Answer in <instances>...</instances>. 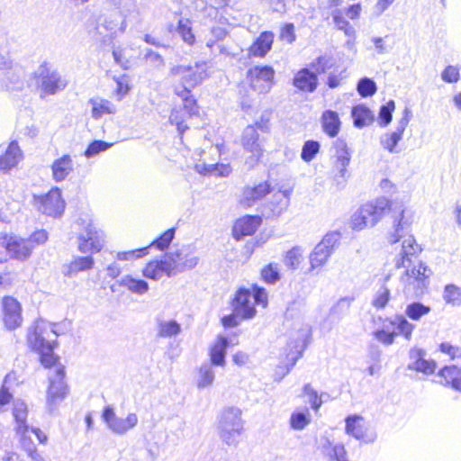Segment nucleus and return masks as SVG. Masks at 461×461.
I'll return each mask as SVG.
<instances>
[{
	"mask_svg": "<svg viewBox=\"0 0 461 461\" xmlns=\"http://www.w3.org/2000/svg\"><path fill=\"white\" fill-rule=\"evenodd\" d=\"M390 276L387 275L384 277V284L380 286V288L375 292L372 304L376 309H383L386 306L387 303L390 299V290L386 286L385 283L389 280Z\"/></svg>",
	"mask_w": 461,
	"mask_h": 461,
	"instance_id": "48",
	"label": "nucleus"
},
{
	"mask_svg": "<svg viewBox=\"0 0 461 461\" xmlns=\"http://www.w3.org/2000/svg\"><path fill=\"white\" fill-rule=\"evenodd\" d=\"M228 346V339L223 336H218L210 348V364L219 366H224L226 364L225 355Z\"/></svg>",
	"mask_w": 461,
	"mask_h": 461,
	"instance_id": "35",
	"label": "nucleus"
},
{
	"mask_svg": "<svg viewBox=\"0 0 461 461\" xmlns=\"http://www.w3.org/2000/svg\"><path fill=\"white\" fill-rule=\"evenodd\" d=\"M183 105L178 108H174L170 113L169 121L175 124L180 135H182L188 126L185 124L188 118L196 115L199 112L196 100L193 96L181 97Z\"/></svg>",
	"mask_w": 461,
	"mask_h": 461,
	"instance_id": "17",
	"label": "nucleus"
},
{
	"mask_svg": "<svg viewBox=\"0 0 461 461\" xmlns=\"http://www.w3.org/2000/svg\"><path fill=\"white\" fill-rule=\"evenodd\" d=\"M212 364L205 362L198 368L196 375V386L199 389L211 387L215 379V372Z\"/></svg>",
	"mask_w": 461,
	"mask_h": 461,
	"instance_id": "42",
	"label": "nucleus"
},
{
	"mask_svg": "<svg viewBox=\"0 0 461 461\" xmlns=\"http://www.w3.org/2000/svg\"><path fill=\"white\" fill-rule=\"evenodd\" d=\"M442 353L447 355L452 360L461 359V348L453 346L448 342H443L439 346Z\"/></svg>",
	"mask_w": 461,
	"mask_h": 461,
	"instance_id": "63",
	"label": "nucleus"
},
{
	"mask_svg": "<svg viewBox=\"0 0 461 461\" xmlns=\"http://www.w3.org/2000/svg\"><path fill=\"white\" fill-rule=\"evenodd\" d=\"M149 247L132 249L129 251L117 252L115 258L120 261H131L140 258L148 254Z\"/></svg>",
	"mask_w": 461,
	"mask_h": 461,
	"instance_id": "58",
	"label": "nucleus"
},
{
	"mask_svg": "<svg viewBox=\"0 0 461 461\" xmlns=\"http://www.w3.org/2000/svg\"><path fill=\"white\" fill-rule=\"evenodd\" d=\"M346 433L365 443L375 441L376 435L366 434L364 425V418L360 415H351L346 418Z\"/></svg>",
	"mask_w": 461,
	"mask_h": 461,
	"instance_id": "27",
	"label": "nucleus"
},
{
	"mask_svg": "<svg viewBox=\"0 0 461 461\" xmlns=\"http://www.w3.org/2000/svg\"><path fill=\"white\" fill-rule=\"evenodd\" d=\"M320 147L321 146L318 141H315V140L305 141L303 146V149H302V153H301L302 159L305 162L312 161L314 158L315 155L319 152Z\"/></svg>",
	"mask_w": 461,
	"mask_h": 461,
	"instance_id": "56",
	"label": "nucleus"
},
{
	"mask_svg": "<svg viewBox=\"0 0 461 461\" xmlns=\"http://www.w3.org/2000/svg\"><path fill=\"white\" fill-rule=\"evenodd\" d=\"M155 330L159 338H173L182 332V326L175 319L158 315L155 319Z\"/></svg>",
	"mask_w": 461,
	"mask_h": 461,
	"instance_id": "29",
	"label": "nucleus"
},
{
	"mask_svg": "<svg viewBox=\"0 0 461 461\" xmlns=\"http://www.w3.org/2000/svg\"><path fill=\"white\" fill-rule=\"evenodd\" d=\"M348 225L354 230H362L365 228L370 227V222L366 213H364L362 206L352 213Z\"/></svg>",
	"mask_w": 461,
	"mask_h": 461,
	"instance_id": "49",
	"label": "nucleus"
},
{
	"mask_svg": "<svg viewBox=\"0 0 461 461\" xmlns=\"http://www.w3.org/2000/svg\"><path fill=\"white\" fill-rule=\"evenodd\" d=\"M49 235L45 230H37L32 232L26 240L31 245H34V249L37 246L43 245L48 240Z\"/></svg>",
	"mask_w": 461,
	"mask_h": 461,
	"instance_id": "62",
	"label": "nucleus"
},
{
	"mask_svg": "<svg viewBox=\"0 0 461 461\" xmlns=\"http://www.w3.org/2000/svg\"><path fill=\"white\" fill-rule=\"evenodd\" d=\"M442 298L446 304L453 307L461 305V288L454 284H448L444 287Z\"/></svg>",
	"mask_w": 461,
	"mask_h": 461,
	"instance_id": "46",
	"label": "nucleus"
},
{
	"mask_svg": "<svg viewBox=\"0 0 461 461\" xmlns=\"http://www.w3.org/2000/svg\"><path fill=\"white\" fill-rule=\"evenodd\" d=\"M431 270L422 262L408 267L400 276L403 293L414 295L421 294L428 285Z\"/></svg>",
	"mask_w": 461,
	"mask_h": 461,
	"instance_id": "8",
	"label": "nucleus"
},
{
	"mask_svg": "<svg viewBox=\"0 0 461 461\" xmlns=\"http://www.w3.org/2000/svg\"><path fill=\"white\" fill-rule=\"evenodd\" d=\"M270 192V185L267 182H261L253 186L247 185L242 190L240 203L244 207H251Z\"/></svg>",
	"mask_w": 461,
	"mask_h": 461,
	"instance_id": "26",
	"label": "nucleus"
},
{
	"mask_svg": "<svg viewBox=\"0 0 461 461\" xmlns=\"http://www.w3.org/2000/svg\"><path fill=\"white\" fill-rule=\"evenodd\" d=\"M442 80L447 83H456L460 78L459 69L454 66H447L441 74Z\"/></svg>",
	"mask_w": 461,
	"mask_h": 461,
	"instance_id": "64",
	"label": "nucleus"
},
{
	"mask_svg": "<svg viewBox=\"0 0 461 461\" xmlns=\"http://www.w3.org/2000/svg\"><path fill=\"white\" fill-rule=\"evenodd\" d=\"M331 65L330 58L319 57L311 65L314 71H310L309 68H303L297 72L294 78V86L302 91L313 92L317 86V74L325 72Z\"/></svg>",
	"mask_w": 461,
	"mask_h": 461,
	"instance_id": "10",
	"label": "nucleus"
},
{
	"mask_svg": "<svg viewBox=\"0 0 461 461\" xmlns=\"http://www.w3.org/2000/svg\"><path fill=\"white\" fill-rule=\"evenodd\" d=\"M55 344L49 345L42 348V350H38L37 352L41 355V362L45 367H50L55 365L57 361V357L53 353Z\"/></svg>",
	"mask_w": 461,
	"mask_h": 461,
	"instance_id": "59",
	"label": "nucleus"
},
{
	"mask_svg": "<svg viewBox=\"0 0 461 461\" xmlns=\"http://www.w3.org/2000/svg\"><path fill=\"white\" fill-rule=\"evenodd\" d=\"M267 304V291L258 285H253L251 289H239L232 302L236 316H240V319L244 320L252 319L256 315V305L266 307Z\"/></svg>",
	"mask_w": 461,
	"mask_h": 461,
	"instance_id": "4",
	"label": "nucleus"
},
{
	"mask_svg": "<svg viewBox=\"0 0 461 461\" xmlns=\"http://www.w3.org/2000/svg\"><path fill=\"white\" fill-rule=\"evenodd\" d=\"M118 284L138 295H143L149 290V285L145 280L134 278L131 275L123 276Z\"/></svg>",
	"mask_w": 461,
	"mask_h": 461,
	"instance_id": "40",
	"label": "nucleus"
},
{
	"mask_svg": "<svg viewBox=\"0 0 461 461\" xmlns=\"http://www.w3.org/2000/svg\"><path fill=\"white\" fill-rule=\"evenodd\" d=\"M338 241L339 234L335 232L328 233L323 237L309 256L310 271L320 268L327 263Z\"/></svg>",
	"mask_w": 461,
	"mask_h": 461,
	"instance_id": "13",
	"label": "nucleus"
},
{
	"mask_svg": "<svg viewBox=\"0 0 461 461\" xmlns=\"http://www.w3.org/2000/svg\"><path fill=\"white\" fill-rule=\"evenodd\" d=\"M415 325L407 321L402 315H394L384 320L383 326L376 329L373 335L380 343L390 346L398 335H402L407 340L411 339Z\"/></svg>",
	"mask_w": 461,
	"mask_h": 461,
	"instance_id": "5",
	"label": "nucleus"
},
{
	"mask_svg": "<svg viewBox=\"0 0 461 461\" xmlns=\"http://www.w3.org/2000/svg\"><path fill=\"white\" fill-rule=\"evenodd\" d=\"M55 324L43 319H38L27 330V342L31 348L35 351L42 350L43 348L56 343L58 336L55 330Z\"/></svg>",
	"mask_w": 461,
	"mask_h": 461,
	"instance_id": "9",
	"label": "nucleus"
},
{
	"mask_svg": "<svg viewBox=\"0 0 461 461\" xmlns=\"http://www.w3.org/2000/svg\"><path fill=\"white\" fill-rule=\"evenodd\" d=\"M321 124L323 131L330 137L338 135L340 130V120L336 112L331 110L325 111L321 115Z\"/></svg>",
	"mask_w": 461,
	"mask_h": 461,
	"instance_id": "41",
	"label": "nucleus"
},
{
	"mask_svg": "<svg viewBox=\"0 0 461 461\" xmlns=\"http://www.w3.org/2000/svg\"><path fill=\"white\" fill-rule=\"evenodd\" d=\"M177 32L185 43L188 45L194 44L195 37L192 32L191 22L188 19L178 21Z\"/></svg>",
	"mask_w": 461,
	"mask_h": 461,
	"instance_id": "51",
	"label": "nucleus"
},
{
	"mask_svg": "<svg viewBox=\"0 0 461 461\" xmlns=\"http://www.w3.org/2000/svg\"><path fill=\"white\" fill-rule=\"evenodd\" d=\"M425 353L420 349H412L410 352L411 362L408 367L412 370L429 375L435 371L436 364L424 358Z\"/></svg>",
	"mask_w": 461,
	"mask_h": 461,
	"instance_id": "34",
	"label": "nucleus"
},
{
	"mask_svg": "<svg viewBox=\"0 0 461 461\" xmlns=\"http://www.w3.org/2000/svg\"><path fill=\"white\" fill-rule=\"evenodd\" d=\"M275 71L269 66L254 67L249 70L251 87L262 94L267 93L273 86Z\"/></svg>",
	"mask_w": 461,
	"mask_h": 461,
	"instance_id": "22",
	"label": "nucleus"
},
{
	"mask_svg": "<svg viewBox=\"0 0 461 461\" xmlns=\"http://www.w3.org/2000/svg\"><path fill=\"white\" fill-rule=\"evenodd\" d=\"M411 112L409 108H405L402 117L398 121L397 127L393 131H388L380 137V144L388 152L396 154L400 152L398 143L402 140L404 131L410 122Z\"/></svg>",
	"mask_w": 461,
	"mask_h": 461,
	"instance_id": "18",
	"label": "nucleus"
},
{
	"mask_svg": "<svg viewBox=\"0 0 461 461\" xmlns=\"http://www.w3.org/2000/svg\"><path fill=\"white\" fill-rule=\"evenodd\" d=\"M68 387L64 381V369L59 366L55 377L50 379V386L47 392V406L53 411L57 405L66 397Z\"/></svg>",
	"mask_w": 461,
	"mask_h": 461,
	"instance_id": "20",
	"label": "nucleus"
},
{
	"mask_svg": "<svg viewBox=\"0 0 461 461\" xmlns=\"http://www.w3.org/2000/svg\"><path fill=\"white\" fill-rule=\"evenodd\" d=\"M23 152L17 142L13 141L4 155L0 156V172H8L15 167L23 159Z\"/></svg>",
	"mask_w": 461,
	"mask_h": 461,
	"instance_id": "32",
	"label": "nucleus"
},
{
	"mask_svg": "<svg viewBox=\"0 0 461 461\" xmlns=\"http://www.w3.org/2000/svg\"><path fill=\"white\" fill-rule=\"evenodd\" d=\"M33 205L41 212L52 217L60 216L65 209V202L58 187L50 189L45 194L34 195Z\"/></svg>",
	"mask_w": 461,
	"mask_h": 461,
	"instance_id": "12",
	"label": "nucleus"
},
{
	"mask_svg": "<svg viewBox=\"0 0 461 461\" xmlns=\"http://www.w3.org/2000/svg\"><path fill=\"white\" fill-rule=\"evenodd\" d=\"M113 143L106 142L104 140H94L91 142L84 152V156L86 158H94L110 149Z\"/></svg>",
	"mask_w": 461,
	"mask_h": 461,
	"instance_id": "52",
	"label": "nucleus"
},
{
	"mask_svg": "<svg viewBox=\"0 0 461 461\" xmlns=\"http://www.w3.org/2000/svg\"><path fill=\"white\" fill-rule=\"evenodd\" d=\"M81 226L77 235V247L82 254H95L102 250L105 243V234L92 220H80Z\"/></svg>",
	"mask_w": 461,
	"mask_h": 461,
	"instance_id": "6",
	"label": "nucleus"
},
{
	"mask_svg": "<svg viewBox=\"0 0 461 461\" xmlns=\"http://www.w3.org/2000/svg\"><path fill=\"white\" fill-rule=\"evenodd\" d=\"M2 319L5 327L9 330H16L23 322L21 303L11 295H5L1 300Z\"/></svg>",
	"mask_w": 461,
	"mask_h": 461,
	"instance_id": "14",
	"label": "nucleus"
},
{
	"mask_svg": "<svg viewBox=\"0 0 461 461\" xmlns=\"http://www.w3.org/2000/svg\"><path fill=\"white\" fill-rule=\"evenodd\" d=\"M274 33L271 32H263L255 40L248 50L249 57L264 58L271 50L274 42Z\"/></svg>",
	"mask_w": 461,
	"mask_h": 461,
	"instance_id": "31",
	"label": "nucleus"
},
{
	"mask_svg": "<svg viewBox=\"0 0 461 461\" xmlns=\"http://www.w3.org/2000/svg\"><path fill=\"white\" fill-rule=\"evenodd\" d=\"M242 411L240 408L229 406L223 408L218 416V433L223 443L236 447L243 431Z\"/></svg>",
	"mask_w": 461,
	"mask_h": 461,
	"instance_id": "3",
	"label": "nucleus"
},
{
	"mask_svg": "<svg viewBox=\"0 0 461 461\" xmlns=\"http://www.w3.org/2000/svg\"><path fill=\"white\" fill-rule=\"evenodd\" d=\"M74 170V163L70 155H63L51 164L52 179L55 182L65 180Z\"/></svg>",
	"mask_w": 461,
	"mask_h": 461,
	"instance_id": "33",
	"label": "nucleus"
},
{
	"mask_svg": "<svg viewBox=\"0 0 461 461\" xmlns=\"http://www.w3.org/2000/svg\"><path fill=\"white\" fill-rule=\"evenodd\" d=\"M303 259V249L301 247H294L284 257V264L290 269L295 270Z\"/></svg>",
	"mask_w": 461,
	"mask_h": 461,
	"instance_id": "47",
	"label": "nucleus"
},
{
	"mask_svg": "<svg viewBox=\"0 0 461 461\" xmlns=\"http://www.w3.org/2000/svg\"><path fill=\"white\" fill-rule=\"evenodd\" d=\"M0 247L5 249L11 258L19 261L27 260L34 249V245L29 244L26 239L19 236L1 237Z\"/></svg>",
	"mask_w": 461,
	"mask_h": 461,
	"instance_id": "15",
	"label": "nucleus"
},
{
	"mask_svg": "<svg viewBox=\"0 0 461 461\" xmlns=\"http://www.w3.org/2000/svg\"><path fill=\"white\" fill-rule=\"evenodd\" d=\"M312 415L308 408L294 411L290 417V426L295 430H302L311 423Z\"/></svg>",
	"mask_w": 461,
	"mask_h": 461,
	"instance_id": "45",
	"label": "nucleus"
},
{
	"mask_svg": "<svg viewBox=\"0 0 461 461\" xmlns=\"http://www.w3.org/2000/svg\"><path fill=\"white\" fill-rule=\"evenodd\" d=\"M393 219V233L389 236V242L393 246L395 257L393 262L395 267H405V262L410 261V257L420 251V245L413 236L404 238L401 244H398L404 230H408L414 221V211L406 207L402 203L395 202L390 207Z\"/></svg>",
	"mask_w": 461,
	"mask_h": 461,
	"instance_id": "1",
	"label": "nucleus"
},
{
	"mask_svg": "<svg viewBox=\"0 0 461 461\" xmlns=\"http://www.w3.org/2000/svg\"><path fill=\"white\" fill-rule=\"evenodd\" d=\"M303 392L305 396H308L312 408L318 411L322 404V400L317 391L314 390L310 384H306L303 386Z\"/></svg>",
	"mask_w": 461,
	"mask_h": 461,
	"instance_id": "61",
	"label": "nucleus"
},
{
	"mask_svg": "<svg viewBox=\"0 0 461 461\" xmlns=\"http://www.w3.org/2000/svg\"><path fill=\"white\" fill-rule=\"evenodd\" d=\"M430 307L421 303H412L407 305L405 314L412 321H419L422 316L427 315L430 312Z\"/></svg>",
	"mask_w": 461,
	"mask_h": 461,
	"instance_id": "50",
	"label": "nucleus"
},
{
	"mask_svg": "<svg viewBox=\"0 0 461 461\" xmlns=\"http://www.w3.org/2000/svg\"><path fill=\"white\" fill-rule=\"evenodd\" d=\"M102 419L107 428L116 435H124L129 430L134 429L139 421L136 413L130 412L125 418L118 417L112 405H107L102 412Z\"/></svg>",
	"mask_w": 461,
	"mask_h": 461,
	"instance_id": "11",
	"label": "nucleus"
},
{
	"mask_svg": "<svg viewBox=\"0 0 461 461\" xmlns=\"http://www.w3.org/2000/svg\"><path fill=\"white\" fill-rule=\"evenodd\" d=\"M208 69V63L203 61L172 66L168 78L173 83L174 93L179 97L192 96L191 90L209 77Z\"/></svg>",
	"mask_w": 461,
	"mask_h": 461,
	"instance_id": "2",
	"label": "nucleus"
},
{
	"mask_svg": "<svg viewBox=\"0 0 461 461\" xmlns=\"http://www.w3.org/2000/svg\"><path fill=\"white\" fill-rule=\"evenodd\" d=\"M89 104L91 105V116L95 120H99L104 115L114 114L117 111L114 104L102 97L91 98Z\"/></svg>",
	"mask_w": 461,
	"mask_h": 461,
	"instance_id": "36",
	"label": "nucleus"
},
{
	"mask_svg": "<svg viewBox=\"0 0 461 461\" xmlns=\"http://www.w3.org/2000/svg\"><path fill=\"white\" fill-rule=\"evenodd\" d=\"M171 265L174 275L194 268L199 258L196 257L188 247H182L176 250L166 253Z\"/></svg>",
	"mask_w": 461,
	"mask_h": 461,
	"instance_id": "19",
	"label": "nucleus"
},
{
	"mask_svg": "<svg viewBox=\"0 0 461 461\" xmlns=\"http://www.w3.org/2000/svg\"><path fill=\"white\" fill-rule=\"evenodd\" d=\"M176 229L171 228L166 230L163 234H161L158 239L153 240L149 247H155L156 249L159 250H164L168 248L169 244L173 240L175 237Z\"/></svg>",
	"mask_w": 461,
	"mask_h": 461,
	"instance_id": "54",
	"label": "nucleus"
},
{
	"mask_svg": "<svg viewBox=\"0 0 461 461\" xmlns=\"http://www.w3.org/2000/svg\"><path fill=\"white\" fill-rule=\"evenodd\" d=\"M13 415L16 422V432L23 433L24 431H29L30 427L26 425L28 407L23 401L17 399L14 402Z\"/></svg>",
	"mask_w": 461,
	"mask_h": 461,
	"instance_id": "38",
	"label": "nucleus"
},
{
	"mask_svg": "<svg viewBox=\"0 0 461 461\" xmlns=\"http://www.w3.org/2000/svg\"><path fill=\"white\" fill-rule=\"evenodd\" d=\"M23 70L11 62L0 66V82L8 89H17L23 85Z\"/></svg>",
	"mask_w": 461,
	"mask_h": 461,
	"instance_id": "25",
	"label": "nucleus"
},
{
	"mask_svg": "<svg viewBox=\"0 0 461 461\" xmlns=\"http://www.w3.org/2000/svg\"><path fill=\"white\" fill-rule=\"evenodd\" d=\"M395 109L394 101L390 100L385 105H383L379 112V123L381 126H387L392 122V113Z\"/></svg>",
	"mask_w": 461,
	"mask_h": 461,
	"instance_id": "60",
	"label": "nucleus"
},
{
	"mask_svg": "<svg viewBox=\"0 0 461 461\" xmlns=\"http://www.w3.org/2000/svg\"><path fill=\"white\" fill-rule=\"evenodd\" d=\"M260 217L246 215L238 219L233 226V236L236 240H240L244 236L252 235L259 226Z\"/></svg>",
	"mask_w": 461,
	"mask_h": 461,
	"instance_id": "30",
	"label": "nucleus"
},
{
	"mask_svg": "<svg viewBox=\"0 0 461 461\" xmlns=\"http://www.w3.org/2000/svg\"><path fill=\"white\" fill-rule=\"evenodd\" d=\"M95 266V259L90 254L86 256H76L72 260L62 267L64 276L73 277L80 272L91 270Z\"/></svg>",
	"mask_w": 461,
	"mask_h": 461,
	"instance_id": "28",
	"label": "nucleus"
},
{
	"mask_svg": "<svg viewBox=\"0 0 461 461\" xmlns=\"http://www.w3.org/2000/svg\"><path fill=\"white\" fill-rule=\"evenodd\" d=\"M37 87L40 90L41 97L49 95H55L58 91L65 88L66 83L61 79L59 73L50 71L45 67H41L37 72Z\"/></svg>",
	"mask_w": 461,
	"mask_h": 461,
	"instance_id": "16",
	"label": "nucleus"
},
{
	"mask_svg": "<svg viewBox=\"0 0 461 461\" xmlns=\"http://www.w3.org/2000/svg\"><path fill=\"white\" fill-rule=\"evenodd\" d=\"M262 279L267 283L274 285L280 280V274L277 264L270 263L264 267L261 270Z\"/></svg>",
	"mask_w": 461,
	"mask_h": 461,
	"instance_id": "53",
	"label": "nucleus"
},
{
	"mask_svg": "<svg viewBox=\"0 0 461 461\" xmlns=\"http://www.w3.org/2000/svg\"><path fill=\"white\" fill-rule=\"evenodd\" d=\"M291 194L292 189L287 188L280 189L272 194L269 205L274 214L279 215L283 211H285L288 207Z\"/></svg>",
	"mask_w": 461,
	"mask_h": 461,
	"instance_id": "37",
	"label": "nucleus"
},
{
	"mask_svg": "<svg viewBox=\"0 0 461 461\" xmlns=\"http://www.w3.org/2000/svg\"><path fill=\"white\" fill-rule=\"evenodd\" d=\"M445 383L461 392V369L456 366H445L439 372Z\"/></svg>",
	"mask_w": 461,
	"mask_h": 461,
	"instance_id": "44",
	"label": "nucleus"
},
{
	"mask_svg": "<svg viewBox=\"0 0 461 461\" xmlns=\"http://www.w3.org/2000/svg\"><path fill=\"white\" fill-rule=\"evenodd\" d=\"M241 144L244 149L251 154L246 163L249 167H253L263 155L259 134L255 127L248 126L245 128L242 133Z\"/></svg>",
	"mask_w": 461,
	"mask_h": 461,
	"instance_id": "21",
	"label": "nucleus"
},
{
	"mask_svg": "<svg viewBox=\"0 0 461 461\" xmlns=\"http://www.w3.org/2000/svg\"><path fill=\"white\" fill-rule=\"evenodd\" d=\"M194 170L200 175H210L214 176H228L231 173V167L229 164H210L203 162L196 163Z\"/></svg>",
	"mask_w": 461,
	"mask_h": 461,
	"instance_id": "39",
	"label": "nucleus"
},
{
	"mask_svg": "<svg viewBox=\"0 0 461 461\" xmlns=\"http://www.w3.org/2000/svg\"><path fill=\"white\" fill-rule=\"evenodd\" d=\"M332 149L333 151L330 157L331 175L336 185L342 188L349 177L348 167L351 160V151L346 141L341 139L334 141Z\"/></svg>",
	"mask_w": 461,
	"mask_h": 461,
	"instance_id": "7",
	"label": "nucleus"
},
{
	"mask_svg": "<svg viewBox=\"0 0 461 461\" xmlns=\"http://www.w3.org/2000/svg\"><path fill=\"white\" fill-rule=\"evenodd\" d=\"M357 89L361 96L366 97L373 95L376 92L377 88L374 80L368 77H364L358 81Z\"/></svg>",
	"mask_w": 461,
	"mask_h": 461,
	"instance_id": "57",
	"label": "nucleus"
},
{
	"mask_svg": "<svg viewBox=\"0 0 461 461\" xmlns=\"http://www.w3.org/2000/svg\"><path fill=\"white\" fill-rule=\"evenodd\" d=\"M141 272L144 277L154 281L175 276L167 254L148 262Z\"/></svg>",
	"mask_w": 461,
	"mask_h": 461,
	"instance_id": "23",
	"label": "nucleus"
},
{
	"mask_svg": "<svg viewBox=\"0 0 461 461\" xmlns=\"http://www.w3.org/2000/svg\"><path fill=\"white\" fill-rule=\"evenodd\" d=\"M351 114L355 126L358 128L370 124L374 120L373 113L363 104L353 107Z\"/></svg>",
	"mask_w": 461,
	"mask_h": 461,
	"instance_id": "43",
	"label": "nucleus"
},
{
	"mask_svg": "<svg viewBox=\"0 0 461 461\" xmlns=\"http://www.w3.org/2000/svg\"><path fill=\"white\" fill-rule=\"evenodd\" d=\"M391 202L385 197H378L362 205L364 213L367 216L370 227L376 225L390 211Z\"/></svg>",
	"mask_w": 461,
	"mask_h": 461,
	"instance_id": "24",
	"label": "nucleus"
},
{
	"mask_svg": "<svg viewBox=\"0 0 461 461\" xmlns=\"http://www.w3.org/2000/svg\"><path fill=\"white\" fill-rule=\"evenodd\" d=\"M289 347H291V344H289ZM305 347V341L303 337L296 339L294 345L292 346V349L287 354V358L289 361H291V366H294L296 361L302 357Z\"/></svg>",
	"mask_w": 461,
	"mask_h": 461,
	"instance_id": "55",
	"label": "nucleus"
}]
</instances>
